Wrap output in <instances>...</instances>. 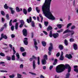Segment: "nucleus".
Segmentation results:
<instances>
[{"label": "nucleus", "mask_w": 78, "mask_h": 78, "mask_svg": "<svg viewBox=\"0 0 78 78\" xmlns=\"http://www.w3.org/2000/svg\"><path fill=\"white\" fill-rule=\"evenodd\" d=\"M51 0H45V3L42 6V10L44 16L49 19L55 20V18L50 12V6Z\"/></svg>", "instance_id": "obj_1"}, {"label": "nucleus", "mask_w": 78, "mask_h": 78, "mask_svg": "<svg viewBox=\"0 0 78 78\" xmlns=\"http://www.w3.org/2000/svg\"><path fill=\"white\" fill-rule=\"evenodd\" d=\"M65 69H68V72L70 73L71 71V67L69 64H66L64 65L63 64H60L57 66L56 68V72L57 73L62 72Z\"/></svg>", "instance_id": "obj_2"}, {"label": "nucleus", "mask_w": 78, "mask_h": 78, "mask_svg": "<svg viewBox=\"0 0 78 78\" xmlns=\"http://www.w3.org/2000/svg\"><path fill=\"white\" fill-rule=\"evenodd\" d=\"M49 36H50V37H51L53 36L54 38H56L59 36V34L58 33H56L55 34H52V32L51 31L49 34Z\"/></svg>", "instance_id": "obj_3"}, {"label": "nucleus", "mask_w": 78, "mask_h": 78, "mask_svg": "<svg viewBox=\"0 0 78 78\" xmlns=\"http://www.w3.org/2000/svg\"><path fill=\"white\" fill-rule=\"evenodd\" d=\"M50 46L48 48V54L49 55H51V50L53 49V44L51 43L50 44Z\"/></svg>", "instance_id": "obj_4"}, {"label": "nucleus", "mask_w": 78, "mask_h": 78, "mask_svg": "<svg viewBox=\"0 0 78 78\" xmlns=\"http://www.w3.org/2000/svg\"><path fill=\"white\" fill-rule=\"evenodd\" d=\"M34 46V47L35 48L36 50H37V49H38V47L37 46V42L36 41V40L35 39H34L33 40Z\"/></svg>", "instance_id": "obj_5"}, {"label": "nucleus", "mask_w": 78, "mask_h": 78, "mask_svg": "<svg viewBox=\"0 0 78 78\" xmlns=\"http://www.w3.org/2000/svg\"><path fill=\"white\" fill-rule=\"evenodd\" d=\"M23 34L24 36H27V29H24L23 30Z\"/></svg>", "instance_id": "obj_6"}, {"label": "nucleus", "mask_w": 78, "mask_h": 78, "mask_svg": "<svg viewBox=\"0 0 78 78\" xmlns=\"http://www.w3.org/2000/svg\"><path fill=\"white\" fill-rule=\"evenodd\" d=\"M27 40H28V38H25L24 39L23 42L26 45H28V42Z\"/></svg>", "instance_id": "obj_7"}, {"label": "nucleus", "mask_w": 78, "mask_h": 78, "mask_svg": "<svg viewBox=\"0 0 78 78\" xmlns=\"http://www.w3.org/2000/svg\"><path fill=\"white\" fill-rule=\"evenodd\" d=\"M69 33H71V34H67V36H73V34H74L75 33V32L73 31V30H70V32H69Z\"/></svg>", "instance_id": "obj_8"}, {"label": "nucleus", "mask_w": 78, "mask_h": 78, "mask_svg": "<svg viewBox=\"0 0 78 78\" xmlns=\"http://www.w3.org/2000/svg\"><path fill=\"white\" fill-rule=\"evenodd\" d=\"M65 57L66 58H67L68 59H70L72 58V56L71 54H66V55Z\"/></svg>", "instance_id": "obj_9"}, {"label": "nucleus", "mask_w": 78, "mask_h": 78, "mask_svg": "<svg viewBox=\"0 0 78 78\" xmlns=\"http://www.w3.org/2000/svg\"><path fill=\"white\" fill-rule=\"evenodd\" d=\"M41 62L42 64L43 65H45L46 64V63H47V61L45 59H42L41 61Z\"/></svg>", "instance_id": "obj_10"}, {"label": "nucleus", "mask_w": 78, "mask_h": 78, "mask_svg": "<svg viewBox=\"0 0 78 78\" xmlns=\"http://www.w3.org/2000/svg\"><path fill=\"white\" fill-rule=\"evenodd\" d=\"M21 24L20 25V28H22L23 27V25L25 23V22L23 20H21L20 21Z\"/></svg>", "instance_id": "obj_11"}, {"label": "nucleus", "mask_w": 78, "mask_h": 78, "mask_svg": "<svg viewBox=\"0 0 78 78\" xmlns=\"http://www.w3.org/2000/svg\"><path fill=\"white\" fill-rule=\"evenodd\" d=\"M78 66H74V68H75L74 69V71L76 72L77 73H78V69L77 68Z\"/></svg>", "instance_id": "obj_12"}, {"label": "nucleus", "mask_w": 78, "mask_h": 78, "mask_svg": "<svg viewBox=\"0 0 78 78\" xmlns=\"http://www.w3.org/2000/svg\"><path fill=\"white\" fill-rule=\"evenodd\" d=\"M1 36L4 39H8V37H7V36L5 35H4L3 34H1Z\"/></svg>", "instance_id": "obj_13"}, {"label": "nucleus", "mask_w": 78, "mask_h": 78, "mask_svg": "<svg viewBox=\"0 0 78 78\" xmlns=\"http://www.w3.org/2000/svg\"><path fill=\"white\" fill-rule=\"evenodd\" d=\"M62 56H63V52L62 51L61 52V55H60V60H62L63 59H64V57Z\"/></svg>", "instance_id": "obj_14"}, {"label": "nucleus", "mask_w": 78, "mask_h": 78, "mask_svg": "<svg viewBox=\"0 0 78 78\" xmlns=\"http://www.w3.org/2000/svg\"><path fill=\"white\" fill-rule=\"evenodd\" d=\"M33 69L34 70L36 69V63H35V61L34 60L33 61Z\"/></svg>", "instance_id": "obj_15"}, {"label": "nucleus", "mask_w": 78, "mask_h": 78, "mask_svg": "<svg viewBox=\"0 0 78 78\" xmlns=\"http://www.w3.org/2000/svg\"><path fill=\"white\" fill-rule=\"evenodd\" d=\"M73 46L74 47V50H77V48H78V46L76 44H74L73 45Z\"/></svg>", "instance_id": "obj_16"}, {"label": "nucleus", "mask_w": 78, "mask_h": 78, "mask_svg": "<svg viewBox=\"0 0 78 78\" xmlns=\"http://www.w3.org/2000/svg\"><path fill=\"white\" fill-rule=\"evenodd\" d=\"M32 20V19H31V17H30L29 20V19H27V22H28V23H30V22H31Z\"/></svg>", "instance_id": "obj_17"}, {"label": "nucleus", "mask_w": 78, "mask_h": 78, "mask_svg": "<svg viewBox=\"0 0 78 78\" xmlns=\"http://www.w3.org/2000/svg\"><path fill=\"white\" fill-rule=\"evenodd\" d=\"M16 56L17 57V58L16 59L17 61H19V59L20 58V56L19 55V54L18 53H17L16 54Z\"/></svg>", "instance_id": "obj_18"}, {"label": "nucleus", "mask_w": 78, "mask_h": 78, "mask_svg": "<svg viewBox=\"0 0 78 78\" xmlns=\"http://www.w3.org/2000/svg\"><path fill=\"white\" fill-rule=\"evenodd\" d=\"M58 47H59L60 50H62V49H63V48L64 47H63V46H62V45L60 44L58 46Z\"/></svg>", "instance_id": "obj_19"}, {"label": "nucleus", "mask_w": 78, "mask_h": 78, "mask_svg": "<svg viewBox=\"0 0 78 78\" xmlns=\"http://www.w3.org/2000/svg\"><path fill=\"white\" fill-rule=\"evenodd\" d=\"M69 32H70V30H69V29H67L63 32V34H66V33H69Z\"/></svg>", "instance_id": "obj_20"}, {"label": "nucleus", "mask_w": 78, "mask_h": 78, "mask_svg": "<svg viewBox=\"0 0 78 78\" xmlns=\"http://www.w3.org/2000/svg\"><path fill=\"white\" fill-rule=\"evenodd\" d=\"M9 9L11 10V12L12 14H13L14 13V10H13V8L11 7H9Z\"/></svg>", "instance_id": "obj_21"}, {"label": "nucleus", "mask_w": 78, "mask_h": 78, "mask_svg": "<svg viewBox=\"0 0 78 78\" xmlns=\"http://www.w3.org/2000/svg\"><path fill=\"white\" fill-rule=\"evenodd\" d=\"M20 50L21 52L25 51V49L23 47H21L20 48Z\"/></svg>", "instance_id": "obj_22"}, {"label": "nucleus", "mask_w": 78, "mask_h": 78, "mask_svg": "<svg viewBox=\"0 0 78 78\" xmlns=\"http://www.w3.org/2000/svg\"><path fill=\"white\" fill-rule=\"evenodd\" d=\"M23 12L24 14H27V10L25 9H23Z\"/></svg>", "instance_id": "obj_23"}, {"label": "nucleus", "mask_w": 78, "mask_h": 78, "mask_svg": "<svg viewBox=\"0 0 78 78\" xmlns=\"http://www.w3.org/2000/svg\"><path fill=\"white\" fill-rule=\"evenodd\" d=\"M17 78H22V75L17 73Z\"/></svg>", "instance_id": "obj_24"}, {"label": "nucleus", "mask_w": 78, "mask_h": 78, "mask_svg": "<svg viewBox=\"0 0 78 78\" xmlns=\"http://www.w3.org/2000/svg\"><path fill=\"white\" fill-rule=\"evenodd\" d=\"M42 45L44 46V47H45L46 46V42L44 41H42Z\"/></svg>", "instance_id": "obj_25"}, {"label": "nucleus", "mask_w": 78, "mask_h": 78, "mask_svg": "<svg viewBox=\"0 0 78 78\" xmlns=\"http://www.w3.org/2000/svg\"><path fill=\"white\" fill-rule=\"evenodd\" d=\"M19 25V23H16L15 24V29L16 30H17L18 29V25Z\"/></svg>", "instance_id": "obj_26"}, {"label": "nucleus", "mask_w": 78, "mask_h": 78, "mask_svg": "<svg viewBox=\"0 0 78 78\" xmlns=\"http://www.w3.org/2000/svg\"><path fill=\"white\" fill-rule=\"evenodd\" d=\"M43 59H45V60H47L48 59V58H47V55H45L44 56V58Z\"/></svg>", "instance_id": "obj_27"}, {"label": "nucleus", "mask_w": 78, "mask_h": 78, "mask_svg": "<svg viewBox=\"0 0 78 78\" xmlns=\"http://www.w3.org/2000/svg\"><path fill=\"white\" fill-rule=\"evenodd\" d=\"M57 27H58V28L60 29H61V28H62V26L61 24H57Z\"/></svg>", "instance_id": "obj_28"}, {"label": "nucleus", "mask_w": 78, "mask_h": 78, "mask_svg": "<svg viewBox=\"0 0 78 78\" xmlns=\"http://www.w3.org/2000/svg\"><path fill=\"white\" fill-rule=\"evenodd\" d=\"M52 29V27L51 26H49L47 28L48 31H49V30H51Z\"/></svg>", "instance_id": "obj_29"}, {"label": "nucleus", "mask_w": 78, "mask_h": 78, "mask_svg": "<svg viewBox=\"0 0 78 78\" xmlns=\"http://www.w3.org/2000/svg\"><path fill=\"white\" fill-rule=\"evenodd\" d=\"M40 58L39 57H38V60H37V64L38 65H40Z\"/></svg>", "instance_id": "obj_30"}, {"label": "nucleus", "mask_w": 78, "mask_h": 78, "mask_svg": "<svg viewBox=\"0 0 78 78\" xmlns=\"http://www.w3.org/2000/svg\"><path fill=\"white\" fill-rule=\"evenodd\" d=\"M31 10H32V9H31V8L30 7L28 8L27 10L28 12H30L31 11Z\"/></svg>", "instance_id": "obj_31"}, {"label": "nucleus", "mask_w": 78, "mask_h": 78, "mask_svg": "<svg viewBox=\"0 0 78 78\" xmlns=\"http://www.w3.org/2000/svg\"><path fill=\"white\" fill-rule=\"evenodd\" d=\"M4 7L5 9H7L8 8V6H7V4H5L4 6Z\"/></svg>", "instance_id": "obj_32"}, {"label": "nucleus", "mask_w": 78, "mask_h": 78, "mask_svg": "<svg viewBox=\"0 0 78 78\" xmlns=\"http://www.w3.org/2000/svg\"><path fill=\"white\" fill-rule=\"evenodd\" d=\"M64 44L66 45H68V41H67L66 39L65 40Z\"/></svg>", "instance_id": "obj_33"}, {"label": "nucleus", "mask_w": 78, "mask_h": 78, "mask_svg": "<svg viewBox=\"0 0 78 78\" xmlns=\"http://www.w3.org/2000/svg\"><path fill=\"white\" fill-rule=\"evenodd\" d=\"M16 10L17 12H19L20 11V9L19 8V7H16Z\"/></svg>", "instance_id": "obj_34"}, {"label": "nucleus", "mask_w": 78, "mask_h": 78, "mask_svg": "<svg viewBox=\"0 0 78 78\" xmlns=\"http://www.w3.org/2000/svg\"><path fill=\"white\" fill-rule=\"evenodd\" d=\"M57 61H58L57 59H55V61L54 63H53V65L55 66V65H56V63H57Z\"/></svg>", "instance_id": "obj_35"}, {"label": "nucleus", "mask_w": 78, "mask_h": 78, "mask_svg": "<svg viewBox=\"0 0 78 78\" xmlns=\"http://www.w3.org/2000/svg\"><path fill=\"white\" fill-rule=\"evenodd\" d=\"M9 78H13L15 77V75L14 74H12V75H10L9 76Z\"/></svg>", "instance_id": "obj_36"}, {"label": "nucleus", "mask_w": 78, "mask_h": 78, "mask_svg": "<svg viewBox=\"0 0 78 78\" xmlns=\"http://www.w3.org/2000/svg\"><path fill=\"white\" fill-rule=\"evenodd\" d=\"M36 10L37 12H38V13H39L40 10V9H38V7H36Z\"/></svg>", "instance_id": "obj_37"}, {"label": "nucleus", "mask_w": 78, "mask_h": 78, "mask_svg": "<svg viewBox=\"0 0 78 78\" xmlns=\"http://www.w3.org/2000/svg\"><path fill=\"white\" fill-rule=\"evenodd\" d=\"M64 30L62 29L60 30H57V31L58 33H61V32H62Z\"/></svg>", "instance_id": "obj_38"}, {"label": "nucleus", "mask_w": 78, "mask_h": 78, "mask_svg": "<svg viewBox=\"0 0 78 78\" xmlns=\"http://www.w3.org/2000/svg\"><path fill=\"white\" fill-rule=\"evenodd\" d=\"M70 76V73H68L66 74V76L65 78H69V76Z\"/></svg>", "instance_id": "obj_39"}, {"label": "nucleus", "mask_w": 78, "mask_h": 78, "mask_svg": "<svg viewBox=\"0 0 78 78\" xmlns=\"http://www.w3.org/2000/svg\"><path fill=\"white\" fill-rule=\"evenodd\" d=\"M29 73H30V74H31V75H37L36 73H34L31 72H29Z\"/></svg>", "instance_id": "obj_40"}, {"label": "nucleus", "mask_w": 78, "mask_h": 78, "mask_svg": "<svg viewBox=\"0 0 78 78\" xmlns=\"http://www.w3.org/2000/svg\"><path fill=\"white\" fill-rule=\"evenodd\" d=\"M12 60H15V55H12Z\"/></svg>", "instance_id": "obj_41"}, {"label": "nucleus", "mask_w": 78, "mask_h": 78, "mask_svg": "<svg viewBox=\"0 0 78 78\" xmlns=\"http://www.w3.org/2000/svg\"><path fill=\"white\" fill-rule=\"evenodd\" d=\"M72 25V23H69L67 25V28H68L69 27Z\"/></svg>", "instance_id": "obj_42"}, {"label": "nucleus", "mask_w": 78, "mask_h": 78, "mask_svg": "<svg viewBox=\"0 0 78 78\" xmlns=\"http://www.w3.org/2000/svg\"><path fill=\"white\" fill-rule=\"evenodd\" d=\"M53 66L52 65H51L50 66L49 69L50 70H51L52 69H53Z\"/></svg>", "instance_id": "obj_43"}, {"label": "nucleus", "mask_w": 78, "mask_h": 78, "mask_svg": "<svg viewBox=\"0 0 78 78\" xmlns=\"http://www.w3.org/2000/svg\"><path fill=\"white\" fill-rule=\"evenodd\" d=\"M20 69H23V64H21L20 66Z\"/></svg>", "instance_id": "obj_44"}, {"label": "nucleus", "mask_w": 78, "mask_h": 78, "mask_svg": "<svg viewBox=\"0 0 78 78\" xmlns=\"http://www.w3.org/2000/svg\"><path fill=\"white\" fill-rule=\"evenodd\" d=\"M12 50L14 52V53H13V55H15V54L16 53V51H15V50H14V47H13Z\"/></svg>", "instance_id": "obj_45"}, {"label": "nucleus", "mask_w": 78, "mask_h": 78, "mask_svg": "<svg viewBox=\"0 0 78 78\" xmlns=\"http://www.w3.org/2000/svg\"><path fill=\"white\" fill-rule=\"evenodd\" d=\"M22 55L23 56H26V55H27V53L25 52H24L22 54Z\"/></svg>", "instance_id": "obj_46"}, {"label": "nucleus", "mask_w": 78, "mask_h": 78, "mask_svg": "<svg viewBox=\"0 0 78 78\" xmlns=\"http://www.w3.org/2000/svg\"><path fill=\"white\" fill-rule=\"evenodd\" d=\"M44 25L45 26H47V25H48V22H47L45 21L44 22Z\"/></svg>", "instance_id": "obj_47"}, {"label": "nucleus", "mask_w": 78, "mask_h": 78, "mask_svg": "<svg viewBox=\"0 0 78 78\" xmlns=\"http://www.w3.org/2000/svg\"><path fill=\"white\" fill-rule=\"evenodd\" d=\"M32 27H34V22L33 21L32 22Z\"/></svg>", "instance_id": "obj_48"}, {"label": "nucleus", "mask_w": 78, "mask_h": 78, "mask_svg": "<svg viewBox=\"0 0 78 78\" xmlns=\"http://www.w3.org/2000/svg\"><path fill=\"white\" fill-rule=\"evenodd\" d=\"M1 14H2V15L3 16H5V12H4L3 11H1Z\"/></svg>", "instance_id": "obj_49"}, {"label": "nucleus", "mask_w": 78, "mask_h": 78, "mask_svg": "<svg viewBox=\"0 0 78 78\" xmlns=\"http://www.w3.org/2000/svg\"><path fill=\"white\" fill-rule=\"evenodd\" d=\"M9 25L10 26H12V20H10L9 22Z\"/></svg>", "instance_id": "obj_50"}, {"label": "nucleus", "mask_w": 78, "mask_h": 78, "mask_svg": "<svg viewBox=\"0 0 78 78\" xmlns=\"http://www.w3.org/2000/svg\"><path fill=\"white\" fill-rule=\"evenodd\" d=\"M60 55V53H59V52L56 55V56L57 57H58Z\"/></svg>", "instance_id": "obj_51"}, {"label": "nucleus", "mask_w": 78, "mask_h": 78, "mask_svg": "<svg viewBox=\"0 0 78 78\" xmlns=\"http://www.w3.org/2000/svg\"><path fill=\"white\" fill-rule=\"evenodd\" d=\"M0 55L2 56H5V54L1 52L0 53Z\"/></svg>", "instance_id": "obj_52"}, {"label": "nucleus", "mask_w": 78, "mask_h": 78, "mask_svg": "<svg viewBox=\"0 0 78 78\" xmlns=\"http://www.w3.org/2000/svg\"><path fill=\"white\" fill-rule=\"evenodd\" d=\"M70 42H73L74 41V39L73 38H71L69 39Z\"/></svg>", "instance_id": "obj_53"}, {"label": "nucleus", "mask_w": 78, "mask_h": 78, "mask_svg": "<svg viewBox=\"0 0 78 78\" xmlns=\"http://www.w3.org/2000/svg\"><path fill=\"white\" fill-rule=\"evenodd\" d=\"M75 26H73L72 27L71 29V30H73V29H75Z\"/></svg>", "instance_id": "obj_54"}, {"label": "nucleus", "mask_w": 78, "mask_h": 78, "mask_svg": "<svg viewBox=\"0 0 78 78\" xmlns=\"http://www.w3.org/2000/svg\"><path fill=\"white\" fill-rule=\"evenodd\" d=\"M7 60H8L9 61H10L11 60V57H7Z\"/></svg>", "instance_id": "obj_55"}, {"label": "nucleus", "mask_w": 78, "mask_h": 78, "mask_svg": "<svg viewBox=\"0 0 78 78\" xmlns=\"http://www.w3.org/2000/svg\"><path fill=\"white\" fill-rule=\"evenodd\" d=\"M11 36L12 38H14V37H15V35L14 34H12L11 35Z\"/></svg>", "instance_id": "obj_56"}, {"label": "nucleus", "mask_w": 78, "mask_h": 78, "mask_svg": "<svg viewBox=\"0 0 78 78\" xmlns=\"http://www.w3.org/2000/svg\"><path fill=\"white\" fill-rule=\"evenodd\" d=\"M6 17L7 19H8V20H9V15H8V14H7L6 15Z\"/></svg>", "instance_id": "obj_57"}, {"label": "nucleus", "mask_w": 78, "mask_h": 78, "mask_svg": "<svg viewBox=\"0 0 78 78\" xmlns=\"http://www.w3.org/2000/svg\"><path fill=\"white\" fill-rule=\"evenodd\" d=\"M1 72H2V73H4V72H5L6 73H7V71L6 70H1L0 71Z\"/></svg>", "instance_id": "obj_58"}, {"label": "nucleus", "mask_w": 78, "mask_h": 78, "mask_svg": "<svg viewBox=\"0 0 78 78\" xmlns=\"http://www.w3.org/2000/svg\"><path fill=\"white\" fill-rule=\"evenodd\" d=\"M11 30H12V31H13L14 30V26H12L11 27Z\"/></svg>", "instance_id": "obj_59"}, {"label": "nucleus", "mask_w": 78, "mask_h": 78, "mask_svg": "<svg viewBox=\"0 0 78 78\" xmlns=\"http://www.w3.org/2000/svg\"><path fill=\"white\" fill-rule=\"evenodd\" d=\"M43 32L46 35H47V34H48L47 33L46 31H43Z\"/></svg>", "instance_id": "obj_60"}, {"label": "nucleus", "mask_w": 78, "mask_h": 78, "mask_svg": "<svg viewBox=\"0 0 78 78\" xmlns=\"http://www.w3.org/2000/svg\"><path fill=\"white\" fill-rule=\"evenodd\" d=\"M7 24L6 23L4 25V26L5 28H6V27H7Z\"/></svg>", "instance_id": "obj_61"}, {"label": "nucleus", "mask_w": 78, "mask_h": 78, "mask_svg": "<svg viewBox=\"0 0 78 78\" xmlns=\"http://www.w3.org/2000/svg\"><path fill=\"white\" fill-rule=\"evenodd\" d=\"M31 37L32 38H33L34 36V34L33 33H31Z\"/></svg>", "instance_id": "obj_62"}, {"label": "nucleus", "mask_w": 78, "mask_h": 78, "mask_svg": "<svg viewBox=\"0 0 78 78\" xmlns=\"http://www.w3.org/2000/svg\"><path fill=\"white\" fill-rule=\"evenodd\" d=\"M43 69L44 70H45L46 69V66H44L43 67Z\"/></svg>", "instance_id": "obj_63"}, {"label": "nucleus", "mask_w": 78, "mask_h": 78, "mask_svg": "<svg viewBox=\"0 0 78 78\" xmlns=\"http://www.w3.org/2000/svg\"><path fill=\"white\" fill-rule=\"evenodd\" d=\"M4 30V27H3L1 29L0 31H3V30Z\"/></svg>", "instance_id": "obj_64"}]
</instances>
